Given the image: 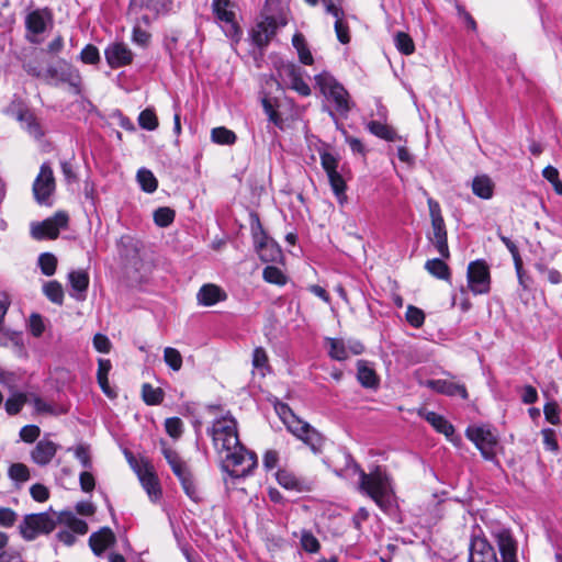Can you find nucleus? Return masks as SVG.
<instances>
[{
	"mask_svg": "<svg viewBox=\"0 0 562 562\" xmlns=\"http://www.w3.org/2000/svg\"><path fill=\"white\" fill-rule=\"evenodd\" d=\"M175 220V211L169 207H159L154 213V221L160 227L169 226Z\"/></svg>",
	"mask_w": 562,
	"mask_h": 562,
	"instance_id": "obj_48",
	"label": "nucleus"
},
{
	"mask_svg": "<svg viewBox=\"0 0 562 562\" xmlns=\"http://www.w3.org/2000/svg\"><path fill=\"white\" fill-rule=\"evenodd\" d=\"M468 562H498V560L494 548L485 538L474 537L470 543Z\"/></svg>",
	"mask_w": 562,
	"mask_h": 562,
	"instance_id": "obj_16",
	"label": "nucleus"
},
{
	"mask_svg": "<svg viewBox=\"0 0 562 562\" xmlns=\"http://www.w3.org/2000/svg\"><path fill=\"white\" fill-rule=\"evenodd\" d=\"M58 518L59 514L55 512L27 515L20 525V532L25 540L32 541L40 533L52 532L58 524Z\"/></svg>",
	"mask_w": 562,
	"mask_h": 562,
	"instance_id": "obj_6",
	"label": "nucleus"
},
{
	"mask_svg": "<svg viewBox=\"0 0 562 562\" xmlns=\"http://www.w3.org/2000/svg\"><path fill=\"white\" fill-rule=\"evenodd\" d=\"M252 366L255 369L260 370L261 374L265 375L269 370L268 356L262 347H257L252 353Z\"/></svg>",
	"mask_w": 562,
	"mask_h": 562,
	"instance_id": "obj_47",
	"label": "nucleus"
},
{
	"mask_svg": "<svg viewBox=\"0 0 562 562\" xmlns=\"http://www.w3.org/2000/svg\"><path fill=\"white\" fill-rule=\"evenodd\" d=\"M55 187L56 183L53 169L45 162L41 166L40 173L33 183L35 200L41 204L46 203L49 196L54 193Z\"/></svg>",
	"mask_w": 562,
	"mask_h": 562,
	"instance_id": "obj_14",
	"label": "nucleus"
},
{
	"mask_svg": "<svg viewBox=\"0 0 562 562\" xmlns=\"http://www.w3.org/2000/svg\"><path fill=\"white\" fill-rule=\"evenodd\" d=\"M498 236H499L501 240L504 243V245L507 247L509 252L512 254L513 259L515 261V267H516V270H517V274H518L519 281L522 284L524 283L522 277H521V266H522V262H521V259H520V256H519V252H518V248L515 245V243H513L508 237L503 236L502 234H498Z\"/></svg>",
	"mask_w": 562,
	"mask_h": 562,
	"instance_id": "obj_46",
	"label": "nucleus"
},
{
	"mask_svg": "<svg viewBox=\"0 0 562 562\" xmlns=\"http://www.w3.org/2000/svg\"><path fill=\"white\" fill-rule=\"evenodd\" d=\"M234 7L235 4L231 0L212 1V11L214 15L218 21L227 25L224 30L226 36L238 42L241 36V30L235 20Z\"/></svg>",
	"mask_w": 562,
	"mask_h": 562,
	"instance_id": "obj_10",
	"label": "nucleus"
},
{
	"mask_svg": "<svg viewBox=\"0 0 562 562\" xmlns=\"http://www.w3.org/2000/svg\"><path fill=\"white\" fill-rule=\"evenodd\" d=\"M278 23L274 18L266 16L259 21L251 32L254 43L263 47L267 46L271 38L276 35Z\"/></svg>",
	"mask_w": 562,
	"mask_h": 562,
	"instance_id": "obj_17",
	"label": "nucleus"
},
{
	"mask_svg": "<svg viewBox=\"0 0 562 562\" xmlns=\"http://www.w3.org/2000/svg\"><path fill=\"white\" fill-rule=\"evenodd\" d=\"M10 113L16 121L21 123L23 130L35 139L42 138L44 132L33 112L20 101H13L9 109Z\"/></svg>",
	"mask_w": 562,
	"mask_h": 562,
	"instance_id": "obj_12",
	"label": "nucleus"
},
{
	"mask_svg": "<svg viewBox=\"0 0 562 562\" xmlns=\"http://www.w3.org/2000/svg\"><path fill=\"white\" fill-rule=\"evenodd\" d=\"M43 293L53 303L61 305L64 302V289L58 281H48L43 285Z\"/></svg>",
	"mask_w": 562,
	"mask_h": 562,
	"instance_id": "obj_32",
	"label": "nucleus"
},
{
	"mask_svg": "<svg viewBox=\"0 0 562 562\" xmlns=\"http://www.w3.org/2000/svg\"><path fill=\"white\" fill-rule=\"evenodd\" d=\"M468 285L475 295L486 294L491 288L488 266L483 260L470 262L468 267Z\"/></svg>",
	"mask_w": 562,
	"mask_h": 562,
	"instance_id": "obj_13",
	"label": "nucleus"
},
{
	"mask_svg": "<svg viewBox=\"0 0 562 562\" xmlns=\"http://www.w3.org/2000/svg\"><path fill=\"white\" fill-rule=\"evenodd\" d=\"M75 456L81 463L82 468H85L87 470L91 469L92 461H91L90 451H89L88 447L82 446V445L77 446L75 448Z\"/></svg>",
	"mask_w": 562,
	"mask_h": 562,
	"instance_id": "obj_62",
	"label": "nucleus"
},
{
	"mask_svg": "<svg viewBox=\"0 0 562 562\" xmlns=\"http://www.w3.org/2000/svg\"><path fill=\"white\" fill-rule=\"evenodd\" d=\"M26 26L33 34H41L45 31L46 19L40 11L31 12L26 18Z\"/></svg>",
	"mask_w": 562,
	"mask_h": 562,
	"instance_id": "obj_38",
	"label": "nucleus"
},
{
	"mask_svg": "<svg viewBox=\"0 0 562 562\" xmlns=\"http://www.w3.org/2000/svg\"><path fill=\"white\" fill-rule=\"evenodd\" d=\"M46 77L50 79H58L61 81H67L72 86H77L79 83V74L76 69L71 68L67 64H64L60 69L49 67L46 70Z\"/></svg>",
	"mask_w": 562,
	"mask_h": 562,
	"instance_id": "obj_26",
	"label": "nucleus"
},
{
	"mask_svg": "<svg viewBox=\"0 0 562 562\" xmlns=\"http://www.w3.org/2000/svg\"><path fill=\"white\" fill-rule=\"evenodd\" d=\"M292 44L299 54L300 61L305 65H312L314 59L305 42L303 34L296 33L292 38Z\"/></svg>",
	"mask_w": 562,
	"mask_h": 562,
	"instance_id": "obj_31",
	"label": "nucleus"
},
{
	"mask_svg": "<svg viewBox=\"0 0 562 562\" xmlns=\"http://www.w3.org/2000/svg\"><path fill=\"white\" fill-rule=\"evenodd\" d=\"M427 203L431 220V231L428 233L427 238L443 258H449L450 252L447 241V229L441 215L440 205L431 198L427 200Z\"/></svg>",
	"mask_w": 562,
	"mask_h": 562,
	"instance_id": "obj_7",
	"label": "nucleus"
},
{
	"mask_svg": "<svg viewBox=\"0 0 562 562\" xmlns=\"http://www.w3.org/2000/svg\"><path fill=\"white\" fill-rule=\"evenodd\" d=\"M71 288L78 293H85L89 285V276L83 270L71 271L68 276Z\"/></svg>",
	"mask_w": 562,
	"mask_h": 562,
	"instance_id": "obj_37",
	"label": "nucleus"
},
{
	"mask_svg": "<svg viewBox=\"0 0 562 562\" xmlns=\"http://www.w3.org/2000/svg\"><path fill=\"white\" fill-rule=\"evenodd\" d=\"M80 58L85 64H95L100 59L99 50L93 45H87L81 50Z\"/></svg>",
	"mask_w": 562,
	"mask_h": 562,
	"instance_id": "obj_63",
	"label": "nucleus"
},
{
	"mask_svg": "<svg viewBox=\"0 0 562 562\" xmlns=\"http://www.w3.org/2000/svg\"><path fill=\"white\" fill-rule=\"evenodd\" d=\"M132 40L135 44L140 46H146L150 40V34L146 30H143L140 27L139 21L136 22V24L133 27Z\"/></svg>",
	"mask_w": 562,
	"mask_h": 562,
	"instance_id": "obj_60",
	"label": "nucleus"
},
{
	"mask_svg": "<svg viewBox=\"0 0 562 562\" xmlns=\"http://www.w3.org/2000/svg\"><path fill=\"white\" fill-rule=\"evenodd\" d=\"M542 173L543 177L553 184L555 191L559 194H562V184L559 180V170L554 167L548 166L543 169Z\"/></svg>",
	"mask_w": 562,
	"mask_h": 562,
	"instance_id": "obj_61",
	"label": "nucleus"
},
{
	"mask_svg": "<svg viewBox=\"0 0 562 562\" xmlns=\"http://www.w3.org/2000/svg\"><path fill=\"white\" fill-rule=\"evenodd\" d=\"M198 302L204 306H211L226 299L225 292L217 285L204 284L198 292Z\"/></svg>",
	"mask_w": 562,
	"mask_h": 562,
	"instance_id": "obj_24",
	"label": "nucleus"
},
{
	"mask_svg": "<svg viewBox=\"0 0 562 562\" xmlns=\"http://www.w3.org/2000/svg\"><path fill=\"white\" fill-rule=\"evenodd\" d=\"M162 445V454L170 465L173 474L179 479L184 493L194 502H199L201 499V495L199 488L195 485L193 475L184 461L180 458V456L168 448L165 442Z\"/></svg>",
	"mask_w": 562,
	"mask_h": 562,
	"instance_id": "obj_5",
	"label": "nucleus"
},
{
	"mask_svg": "<svg viewBox=\"0 0 562 562\" xmlns=\"http://www.w3.org/2000/svg\"><path fill=\"white\" fill-rule=\"evenodd\" d=\"M29 403V395L24 393H14L5 402V411L9 415H16L21 412L24 404Z\"/></svg>",
	"mask_w": 562,
	"mask_h": 562,
	"instance_id": "obj_40",
	"label": "nucleus"
},
{
	"mask_svg": "<svg viewBox=\"0 0 562 562\" xmlns=\"http://www.w3.org/2000/svg\"><path fill=\"white\" fill-rule=\"evenodd\" d=\"M263 279L273 284L282 285L286 282V278L283 274V272L274 267V266H268L263 269Z\"/></svg>",
	"mask_w": 562,
	"mask_h": 562,
	"instance_id": "obj_49",
	"label": "nucleus"
},
{
	"mask_svg": "<svg viewBox=\"0 0 562 562\" xmlns=\"http://www.w3.org/2000/svg\"><path fill=\"white\" fill-rule=\"evenodd\" d=\"M164 360L173 371H179L182 367V356L176 348L166 347L164 349Z\"/></svg>",
	"mask_w": 562,
	"mask_h": 562,
	"instance_id": "obj_44",
	"label": "nucleus"
},
{
	"mask_svg": "<svg viewBox=\"0 0 562 562\" xmlns=\"http://www.w3.org/2000/svg\"><path fill=\"white\" fill-rule=\"evenodd\" d=\"M29 403L34 406L36 413L56 414L53 405L45 402L43 398H41L36 394H29Z\"/></svg>",
	"mask_w": 562,
	"mask_h": 562,
	"instance_id": "obj_54",
	"label": "nucleus"
},
{
	"mask_svg": "<svg viewBox=\"0 0 562 562\" xmlns=\"http://www.w3.org/2000/svg\"><path fill=\"white\" fill-rule=\"evenodd\" d=\"M277 481L286 490H299L300 487L299 480L292 473L286 471H279L277 473Z\"/></svg>",
	"mask_w": 562,
	"mask_h": 562,
	"instance_id": "obj_53",
	"label": "nucleus"
},
{
	"mask_svg": "<svg viewBox=\"0 0 562 562\" xmlns=\"http://www.w3.org/2000/svg\"><path fill=\"white\" fill-rule=\"evenodd\" d=\"M68 224V215L65 212H57L54 216L43 222L31 224V235L34 239H55L58 237L61 228Z\"/></svg>",
	"mask_w": 562,
	"mask_h": 562,
	"instance_id": "obj_8",
	"label": "nucleus"
},
{
	"mask_svg": "<svg viewBox=\"0 0 562 562\" xmlns=\"http://www.w3.org/2000/svg\"><path fill=\"white\" fill-rule=\"evenodd\" d=\"M330 187L333 189L334 194L336 195L338 202L344 204L347 201L346 195V182L342 179L341 175L336 171L334 173L327 175Z\"/></svg>",
	"mask_w": 562,
	"mask_h": 562,
	"instance_id": "obj_33",
	"label": "nucleus"
},
{
	"mask_svg": "<svg viewBox=\"0 0 562 562\" xmlns=\"http://www.w3.org/2000/svg\"><path fill=\"white\" fill-rule=\"evenodd\" d=\"M255 248L263 262H278L282 259V250L279 245L266 235L259 222L257 228H252Z\"/></svg>",
	"mask_w": 562,
	"mask_h": 562,
	"instance_id": "obj_11",
	"label": "nucleus"
},
{
	"mask_svg": "<svg viewBox=\"0 0 562 562\" xmlns=\"http://www.w3.org/2000/svg\"><path fill=\"white\" fill-rule=\"evenodd\" d=\"M278 74L282 82L289 86L303 97L311 94L310 86L304 81L302 70L294 64H282L278 69Z\"/></svg>",
	"mask_w": 562,
	"mask_h": 562,
	"instance_id": "obj_15",
	"label": "nucleus"
},
{
	"mask_svg": "<svg viewBox=\"0 0 562 562\" xmlns=\"http://www.w3.org/2000/svg\"><path fill=\"white\" fill-rule=\"evenodd\" d=\"M357 378L360 384L368 389H375L379 386V378L373 368L367 361L359 360L357 362Z\"/></svg>",
	"mask_w": 562,
	"mask_h": 562,
	"instance_id": "obj_25",
	"label": "nucleus"
},
{
	"mask_svg": "<svg viewBox=\"0 0 562 562\" xmlns=\"http://www.w3.org/2000/svg\"><path fill=\"white\" fill-rule=\"evenodd\" d=\"M335 32L340 43L347 44L350 42L349 27L347 23L344 22L342 18L336 20Z\"/></svg>",
	"mask_w": 562,
	"mask_h": 562,
	"instance_id": "obj_64",
	"label": "nucleus"
},
{
	"mask_svg": "<svg viewBox=\"0 0 562 562\" xmlns=\"http://www.w3.org/2000/svg\"><path fill=\"white\" fill-rule=\"evenodd\" d=\"M38 267L42 273L46 277H50L56 272L57 258L52 252H43L40 255L37 260Z\"/></svg>",
	"mask_w": 562,
	"mask_h": 562,
	"instance_id": "obj_36",
	"label": "nucleus"
},
{
	"mask_svg": "<svg viewBox=\"0 0 562 562\" xmlns=\"http://www.w3.org/2000/svg\"><path fill=\"white\" fill-rule=\"evenodd\" d=\"M541 434L544 448L557 453L559 451V443L557 440L555 431L553 429L546 428L541 431Z\"/></svg>",
	"mask_w": 562,
	"mask_h": 562,
	"instance_id": "obj_56",
	"label": "nucleus"
},
{
	"mask_svg": "<svg viewBox=\"0 0 562 562\" xmlns=\"http://www.w3.org/2000/svg\"><path fill=\"white\" fill-rule=\"evenodd\" d=\"M425 419L438 431L446 437H451L454 432L453 426L448 423L441 415L435 412H426Z\"/></svg>",
	"mask_w": 562,
	"mask_h": 562,
	"instance_id": "obj_30",
	"label": "nucleus"
},
{
	"mask_svg": "<svg viewBox=\"0 0 562 562\" xmlns=\"http://www.w3.org/2000/svg\"><path fill=\"white\" fill-rule=\"evenodd\" d=\"M425 269L438 279L447 280L450 276L449 267L438 258L427 260Z\"/></svg>",
	"mask_w": 562,
	"mask_h": 562,
	"instance_id": "obj_35",
	"label": "nucleus"
},
{
	"mask_svg": "<svg viewBox=\"0 0 562 562\" xmlns=\"http://www.w3.org/2000/svg\"><path fill=\"white\" fill-rule=\"evenodd\" d=\"M277 412L285 424L288 430L306 443L314 452H317L323 445L322 435L293 414L289 406L281 404Z\"/></svg>",
	"mask_w": 562,
	"mask_h": 562,
	"instance_id": "obj_3",
	"label": "nucleus"
},
{
	"mask_svg": "<svg viewBox=\"0 0 562 562\" xmlns=\"http://www.w3.org/2000/svg\"><path fill=\"white\" fill-rule=\"evenodd\" d=\"M137 181L140 188L147 193H153L158 187V181L154 173L145 168L138 170Z\"/></svg>",
	"mask_w": 562,
	"mask_h": 562,
	"instance_id": "obj_34",
	"label": "nucleus"
},
{
	"mask_svg": "<svg viewBox=\"0 0 562 562\" xmlns=\"http://www.w3.org/2000/svg\"><path fill=\"white\" fill-rule=\"evenodd\" d=\"M165 428L170 437L178 439L183 432V423L178 417H170L165 420Z\"/></svg>",
	"mask_w": 562,
	"mask_h": 562,
	"instance_id": "obj_51",
	"label": "nucleus"
},
{
	"mask_svg": "<svg viewBox=\"0 0 562 562\" xmlns=\"http://www.w3.org/2000/svg\"><path fill=\"white\" fill-rule=\"evenodd\" d=\"M9 477L16 483H24L30 480V470L24 463H12L8 470Z\"/></svg>",
	"mask_w": 562,
	"mask_h": 562,
	"instance_id": "obj_41",
	"label": "nucleus"
},
{
	"mask_svg": "<svg viewBox=\"0 0 562 562\" xmlns=\"http://www.w3.org/2000/svg\"><path fill=\"white\" fill-rule=\"evenodd\" d=\"M211 138L214 143L221 145H232L236 142L235 133L223 126L213 128Z\"/></svg>",
	"mask_w": 562,
	"mask_h": 562,
	"instance_id": "obj_39",
	"label": "nucleus"
},
{
	"mask_svg": "<svg viewBox=\"0 0 562 562\" xmlns=\"http://www.w3.org/2000/svg\"><path fill=\"white\" fill-rule=\"evenodd\" d=\"M426 386L445 395H459L463 400L468 398V392L463 384H459L448 380H428Z\"/></svg>",
	"mask_w": 562,
	"mask_h": 562,
	"instance_id": "obj_22",
	"label": "nucleus"
},
{
	"mask_svg": "<svg viewBox=\"0 0 562 562\" xmlns=\"http://www.w3.org/2000/svg\"><path fill=\"white\" fill-rule=\"evenodd\" d=\"M301 544L307 552L314 553L319 549L318 540L308 531H303L301 536Z\"/></svg>",
	"mask_w": 562,
	"mask_h": 562,
	"instance_id": "obj_58",
	"label": "nucleus"
},
{
	"mask_svg": "<svg viewBox=\"0 0 562 562\" xmlns=\"http://www.w3.org/2000/svg\"><path fill=\"white\" fill-rule=\"evenodd\" d=\"M139 125L148 131H154L158 126V119L153 110L146 109L138 116Z\"/></svg>",
	"mask_w": 562,
	"mask_h": 562,
	"instance_id": "obj_50",
	"label": "nucleus"
},
{
	"mask_svg": "<svg viewBox=\"0 0 562 562\" xmlns=\"http://www.w3.org/2000/svg\"><path fill=\"white\" fill-rule=\"evenodd\" d=\"M406 321L414 327H420L424 324L425 314L420 308L409 305L406 311Z\"/></svg>",
	"mask_w": 562,
	"mask_h": 562,
	"instance_id": "obj_55",
	"label": "nucleus"
},
{
	"mask_svg": "<svg viewBox=\"0 0 562 562\" xmlns=\"http://www.w3.org/2000/svg\"><path fill=\"white\" fill-rule=\"evenodd\" d=\"M315 81L327 100L335 104L336 111L347 116L352 106L348 91L328 72L315 76Z\"/></svg>",
	"mask_w": 562,
	"mask_h": 562,
	"instance_id": "obj_4",
	"label": "nucleus"
},
{
	"mask_svg": "<svg viewBox=\"0 0 562 562\" xmlns=\"http://www.w3.org/2000/svg\"><path fill=\"white\" fill-rule=\"evenodd\" d=\"M357 469L359 473V491L369 496L381 509L387 510L392 506L394 498L390 475L380 467H376L370 473H366L358 467Z\"/></svg>",
	"mask_w": 562,
	"mask_h": 562,
	"instance_id": "obj_2",
	"label": "nucleus"
},
{
	"mask_svg": "<svg viewBox=\"0 0 562 562\" xmlns=\"http://www.w3.org/2000/svg\"><path fill=\"white\" fill-rule=\"evenodd\" d=\"M472 191L481 199H491L494 192V183L487 176H477L473 179Z\"/></svg>",
	"mask_w": 562,
	"mask_h": 562,
	"instance_id": "obj_28",
	"label": "nucleus"
},
{
	"mask_svg": "<svg viewBox=\"0 0 562 562\" xmlns=\"http://www.w3.org/2000/svg\"><path fill=\"white\" fill-rule=\"evenodd\" d=\"M104 54L108 64L112 68L123 67L131 64L133 60L132 50L127 47V45L123 43H114L109 45Z\"/></svg>",
	"mask_w": 562,
	"mask_h": 562,
	"instance_id": "obj_18",
	"label": "nucleus"
},
{
	"mask_svg": "<svg viewBox=\"0 0 562 562\" xmlns=\"http://www.w3.org/2000/svg\"><path fill=\"white\" fill-rule=\"evenodd\" d=\"M329 356L338 361L346 360L349 356L347 347L339 339L329 338Z\"/></svg>",
	"mask_w": 562,
	"mask_h": 562,
	"instance_id": "obj_45",
	"label": "nucleus"
},
{
	"mask_svg": "<svg viewBox=\"0 0 562 562\" xmlns=\"http://www.w3.org/2000/svg\"><path fill=\"white\" fill-rule=\"evenodd\" d=\"M394 43L396 48L405 55H411L415 50V44L407 33L397 32L394 36Z\"/></svg>",
	"mask_w": 562,
	"mask_h": 562,
	"instance_id": "obj_43",
	"label": "nucleus"
},
{
	"mask_svg": "<svg viewBox=\"0 0 562 562\" xmlns=\"http://www.w3.org/2000/svg\"><path fill=\"white\" fill-rule=\"evenodd\" d=\"M58 524H64L72 533L86 535L88 525L86 521L77 518L72 513H59Z\"/></svg>",
	"mask_w": 562,
	"mask_h": 562,
	"instance_id": "obj_29",
	"label": "nucleus"
},
{
	"mask_svg": "<svg viewBox=\"0 0 562 562\" xmlns=\"http://www.w3.org/2000/svg\"><path fill=\"white\" fill-rule=\"evenodd\" d=\"M321 162L327 175L338 171V159L333 154L323 153L321 155Z\"/></svg>",
	"mask_w": 562,
	"mask_h": 562,
	"instance_id": "obj_59",
	"label": "nucleus"
},
{
	"mask_svg": "<svg viewBox=\"0 0 562 562\" xmlns=\"http://www.w3.org/2000/svg\"><path fill=\"white\" fill-rule=\"evenodd\" d=\"M114 542L115 536L108 527L100 529L98 532H93L89 538L90 548L97 555H101Z\"/></svg>",
	"mask_w": 562,
	"mask_h": 562,
	"instance_id": "obj_23",
	"label": "nucleus"
},
{
	"mask_svg": "<svg viewBox=\"0 0 562 562\" xmlns=\"http://www.w3.org/2000/svg\"><path fill=\"white\" fill-rule=\"evenodd\" d=\"M367 128L372 133L374 136L385 139L387 142H395L400 139V136L395 132L394 128L389 126L385 123H382L380 121H371L367 124Z\"/></svg>",
	"mask_w": 562,
	"mask_h": 562,
	"instance_id": "obj_27",
	"label": "nucleus"
},
{
	"mask_svg": "<svg viewBox=\"0 0 562 562\" xmlns=\"http://www.w3.org/2000/svg\"><path fill=\"white\" fill-rule=\"evenodd\" d=\"M138 479L147 492L151 501H157L161 495V490L158 483V479L155 475L153 469L147 464L138 467L137 469Z\"/></svg>",
	"mask_w": 562,
	"mask_h": 562,
	"instance_id": "obj_20",
	"label": "nucleus"
},
{
	"mask_svg": "<svg viewBox=\"0 0 562 562\" xmlns=\"http://www.w3.org/2000/svg\"><path fill=\"white\" fill-rule=\"evenodd\" d=\"M58 445L54 441L43 438L37 441L34 449L31 451V459L37 465H47L56 456Z\"/></svg>",
	"mask_w": 562,
	"mask_h": 562,
	"instance_id": "obj_19",
	"label": "nucleus"
},
{
	"mask_svg": "<svg viewBox=\"0 0 562 562\" xmlns=\"http://www.w3.org/2000/svg\"><path fill=\"white\" fill-rule=\"evenodd\" d=\"M210 435L216 452L223 459V469L231 476L244 477L251 473L257 458L240 443L237 422L229 413L214 419Z\"/></svg>",
	"mask_w": 562,
	"mask_h": 562,
	"instance_id": "obj_1",
	"label": "nucleus"
},
{
	"mask_svg": "<svg viewBox=\"0 0 562 562\" xmlns=\"http://www.w3.org/2000/svg\"><path fill=\"white\" fill-rule=\"evenodd\" d=\"M41 435V429L36 425H26L20 430V438L27 443L36 441Z\"/></svg>",
	"mask_w": 562,
	"mask_h": 562,
	"instance_id": "obj_57",
	"label": "nucleus"
},
{
	"mask_svg": "<svg viewBox=\"0 0 562 562\" xmlns=\"http://www.w3.org/2000/svg\"><path fill=\"white\" fill-rule=\"evenodd\" d=\"M495 539L502 555V562H517V544L510 532L502 529L495 533Z\"/></svg>",
	"mask_w": 562,
	"mask_h": 562,
	"instance_id": "obj_21",
	"label": "nucleus"
},
{
	"mask_svg": "<svg viewBox=\"0 0 562 562\" xmlns=\"http://www.w3.org/2000/svg\"><path fill=\"white\" fill-rule=\"evenodd\" d=\"M171 0H147L145 8L158 14H166L171 10Z\"/></svg>",
	"mask_w": 562,
	"mask_h": 562,
	"instance_id": "obj_52",
	"label": "nucleus"
},
{
	"mask_svg": "<svg viewBox=\"0 0 562 562\" xmlns=\"http://www.w3.org/2000/svg\"><path fill=\"white\" fill-rule=\"evenodd\" d=\"M467 437L474 442L486 460L496 456L497 437L485 426H472L467 429Z\"/></svg>",
	"mask_w": 562,
	"mask_h": 562,
	"instance_id": "obj_9",
	"label": "nucleus"
},
{
	"mask_svg": "<svg viewBox=\"0 0 562 562\" xmlns=\"http://www.w3.org/2000/svg\"><path fill=\"white\" fill-rule=\"evenodd\" d=\"M142 395H143V400L148 405H157L164 398V393H162L161 389L154 387L148 383L143 384Z\"/></svg>",
	"mask_w": 562,
	"mask_h": 562,
	"instance_id": "obj_42",
	"label": "nucleus"
}]
</instances>
